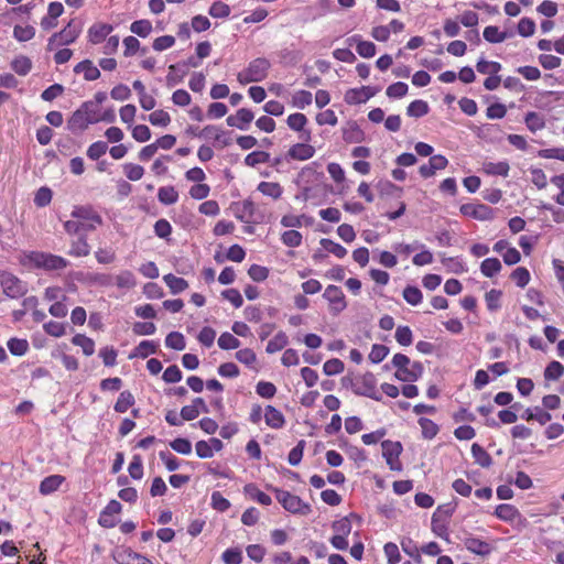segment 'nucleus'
I'll use <instances>...</instances> for the list:
<instances>
[{
  "label": "nucleus",
  "mask_w": 564,
  "mask_h": 564,
  "mask_svg": "<svg viewBox=\"0 0 564 564\" xmlns=\"http://www.w3.org/2000/svg\"><path fill=\"white\" fill-rule=\"evenodd\" d=\"M382 456L386 458L387 465L391 470H401L399 456L402 453V444L390 440L382 441Z\"/></svg>",
  "instance_id": "8"
},
{
  "label": "nucleus",
  "mask_w": 564,
  "mask_h": 564,
  "mask_svg": "<svg viewBox=\"0 0 564 564\" xmlns=\"http://www.w3.org/2000/svg\"><path fill=\"white\" fill-rule=\"evenodd\" d=\"M70 216L83 223L84 231H93L102 224L101 216L89 205L75 206Z\"/></svg>",
  "instance_id": "6"
},
{
  "label": "nucleus",
  "mask_w": 564,
  "mask_h": 564,
  "mask_svg": "<svg viewBox=\"0 0 564 564\" xmlns=\"http://www.w3.org/2000/svg\"><path fill=\"white\" fill-rule=\"evenodd\" d=\"M524 123L531 132H536L545 127V120L543 116L535 111H529L525 115Z\"/></svg>",
  "instance_id": "35"
},
{
  "label": "nucleus",
  "mask_w": 564,
  "mask_h": 564,
  "mask_svg": "<svg viewBox=\"0 0 564 564\" xmlns=\"http://www.w3.org/2000/svg\"><path fill=\"white\" fill-rule=\"evenodd\" d=\"M429 104L421 99L413 100L406 108V115L413 118L424 117L429 113Z\"/></svg>",
  "instance_id": "37"
},
{
  "label": "nucleus",
  "mask_w": 564,
  "mask_h": 564,
  "mask_svg": "<svg viewBox=\"0 0 564 564\" xmlns=\"http://www.w3.org/2000/svg\"><path fill=\"white\" fill-rule=\"evenodd\" d=\"M58 37V45L66 46L74 43L82 33V25L76 24L75 20H70L67 25L59 32H55Z\"/></svg>",
  "instance_id": "15"
},
{
  "label": "nucleus",
  "mask_w": 564,
  "mask_h": 564,
  "mask_svg": "<svg viewBox=\"0 0 564 564\" xmlns=\"http://www.w3.org/2000/svg\"><path fill=\"white\" fill-rule=\"evenodd\" d=\"M149 121L156 127H166L171 122V117L166 111L160 109L149 115Z\"/></svg>",
  "instance_id": "62"
},
{
  "label": "nucleus",
  "mask_w": 564,
  "mask_h": 564,
  "mask_svg": "<svg viewBox=\"0 0 564 564\" xmlns=\"http://www.w3.org/2000/svg\"><path fill=\"white\" fill-rule=\"evenodd\" d=\"M65 481V477L61 475H51L45 477L40 484V492L44 496L55 492Z\"/></svg>",
  "instance_id": "23"
},
{
  "label": "nucleus",
  "mask_w": 564,
  "mask_h": 564,
  "mask_svg": "<svg viewBox=\"0 0 564 564\" xmlns=\"http://www.w3.org/2000/svg\"><path fill=\"white\" fill-rule=\"evenodd\" d=\"M289 343L288 336L283 332H279L274 335V337L269 340L267 345V352L268 354H274L276 351L282 350Z\"/></svg>",
  "instance_id": "42"
},
{
  "label": "nucleus",
  "mask_w": 564,
  "mask_h": 564,
  "mask_svg": "<svg viewBox=\"0 0 564 564\" xmlns=\"http://www.w3.org/2000/svg\"><path fill=\"white\" fill-rule=\"evenodd\" d=\"M113 557L118 564H153L148 557L132 551L130 547L117 550Z\"/></svg>",
  "instance_id": "14"
},
{
  "label": "nucleus",
  "mask_w": 564,
  "mask_h": 564,
  "mask_svg": "<svg viewBox=\"0 0 564 564\" xmlns=\"http://www.w3.org/2000/svg\"><path fill=\"white\" fill-rule=\"evenodd\" d=\"M130 31L140 37H147L152 32V23L149 20H137L131 23Z\"/></svg>",
  "instance_id": "54"
},
{
  "label": "nucleus",
  "mask_w": 564,
  "mask_h": 564,
  "mask_svg": "<svg viewBox=\"0 0 564 564\" xmlns=\"http://www.w3.org/2000/svg\"><path fill=\"white\" fill-rule=\"evenodd\" d=\"M501 64L498 62L480 58L476 64V69L480 74H498L501 70Z\"/></svg>",
  "instance_id": "53"
},
{
  "label": "nucleus",
  "mask_w": 564,
  "mask_h": 564,
  "mask_svg": "<svg viewBox=\"0 0 564 564\" xmlns=\"http://www.w3.org/2000/svg\"><path fill=\"white\" fill-rule=\"evenodd\" d=\"M9 351L13 356H23L26 354L29 349V343L26 339L21 338H10L7 343Z\"/></svg>",
  "instance_id": "48"
},
{
  "label": "nucleus",
  "mask_w": 564,
  "mask_h": 564,
  "mask_svg": "<svg viewBox=\"0 0 564 564\" xmlns=\"http://www.w3.org/2000/svg\"><path fill=\"white\" fill-rule=\"evenodd\" d=\"M163 280L172 294H180L188 288V283L185 279L178 278L172 273L165 274Z\"/></svg>",
  "instance_id": "30"
},
{
  "label": "nucleus",
  "mask_w": 564,
  "mask_h": 564,
  "mask_svg": "<svg viewBox=\"0 0 564 564\" xmlns=\"http://www.w3.org/2000/svg\"><path fill=\"white\" fill-rule=\"evenodd\" d=\"M345 365L338 358H332L327 360L323 366V371L326 376L339 375L344 371Z\"/></svg>",
  "instance_id": "61"
},
{
  "label": "nucleus",
  "mask_w": 564,
  "mask_h": 564,
  "mask_svg": "<svg viewBox=\"0 0 564 564\" xmlns=\"http://www.w3.org/2000/svg\"><path fill=\"white\" fill-rule=\"evenodd\" d=\"M218 346L224 350L237 349L240 346V340L232 334L225 332L218 338Z\"/></svg>",
  "instance_id": "57"
},
{
  "label": "nucleus",
  "mask_w": 564,
  "mask_h": 564,
  "mask_svg": "<svg viewBox=\"0 0 564 564\" xmlns=\"http://www.w3.org/2000/svg\"><path fill=\"white\" fill-rule=\"evenodd\" d=\"M243 492L252 500L257 501L262 506H270L272 499L269 495L261 491L254 484H247L243 487Z\"/></svg>",
  "instance_id": "26"
},
{
  "label": "nucleus",
  "mask_w": 564,
  "mask_h": 564,
  "mask_svg": "<svg viewBox=\"0 0 564 564\" xmlns=\"http://www.w3.org/2000/svg\"><path fill=\"white\" fill-rule=\"evenodd\" d=\"M409 86L403 82H397L388 86L386 94L389 98L400 99L408 94Z\"/></svg>",
  "instance_id": "56"
},
{
  "label": "nucleus",
  "mask_w": 564,
  "mask_h": 564,
  "mask_svg": "<svg viewBox=\"0 0 564 564\" xmlns=\"http://www.w3.org/2000/svg\"><path fill=\"white\" fill-rule=\"evenodd\" d=\"M302 239H303L302 234L294 229L284 231L281 237L282 242L285 246L291 247V248L301 246Z\"/></svg>",
  "instance_id": "59"
},
{
  "label": "nucleus",
  "mask_w": 564,
  "mask_h": 564,
  "mask_svg": "<svg viewBox=\"0 0 564 564\" xmlns=\"http://www.w3.org/2000/svg\"><path fill=\"white\" fill-rule=\"evenodd\" d=\"M365 133L356 122H350L343 129V139L347 143H359L364 141Z\"/></svg>",
  "instance_id": "29"
},
{
  "label": "nucleus",
  "mask_w": 564,
  "mask_h": 564,
  "mask_svg": "<svg viewBox=\"0 0 564 564\" xmlns=\"http://www.w3.org/2000/svg\"><path fill=\"white\" fill-rule=\"evenodd\" d=\"M502 265L497 258H487L480 264V271L486 278H492L498 274Z\"/></svg>",
  "instance_id": "36"
},
{
  "label": "nucleus",
  "mask_w": 564,
  "mask_h": 564,
  "mask_svg": "<svg viewBox=\"0 0 564 564\" xmlns=\"http://www.w3.org/2000/svg\"><path fill=\"white\" fill-rule=\"evenodd\" d=\"M484 39L489 43H501L508 39L507 32H501L498 26L489 25L484 30Z\"/></svg>",
  "instance_id": "41"
},
{
  "label": "nucleus",
  "mask_w": 564,
  "mask_h": 564,
  "mask_svg": "<svg viewBox=\"0 0 564 564\" xmlns=\"http://www.w3.org/2000/svg\"><path fill=\"white\" fill-rule=\"evenodd\" d=\"M158 350V344L153 340H142L130 354L129 358L134 357L147 358L149 355L155 354Z\"/></svg>",
  "instance_id": "31"
},
{
  "label": "nucleus",
  "mask_w": 564,
  "mask_h": 564,
  "mask_svg": "<svg viewBox=\"0 0 564 564\" xmlns=\"http://www.w3.org/2000/svg\"><path fill=\"white\" fill-rule=\"evenodd\" d=\"M377 386V379L372 372H366L364 376L357 378L351 389L355 394L366 397Z\"/></svg>",
  "instance_id": "16"
},
{
  "label": "nucleus",
  "mask_w": 564,
  "mask_h": 564,
  "mask_svg": "<svg viewBox=\"0 0 564 564\" xmlns=\"http://www.w3.org/2000/svg\"><path fill=\"white\" fill-rule=\"evenodd\" d=\"M52 197H53V193H52L51 188H48L46 186L40 187L35 193L34 204L37 207H45L51 203Z\"/></svg>",
  "instance_id": "63"
},
{
  "label": "nucleus",
  "mask_w": 564,
  "mask_h": 564,
  "mask_svg": "<svg viewBox=\"0 0 564 564\" xmlns=\"http://www.w3.org/2000/svg\"><path fill=\"white\" fill-rule=\"evenodd\" d=\"M267 488L268 490L274 492L275 499L286 511L303 516H306L311 512V506L304 502L299 496L273 486H268Z\"/></svg>",
  "instance_id": "3"
},
{
  "label": "nucleus",
  "mask_w": 564,
  "mask_h": 564,
  "mask_svg": "<svg viewBox=\"0 0 564 564\" xmlns=\"http://www.w3.org/2000/svg\"><path fill=\"white\" fill-rule=\"evenodd\" d=\"M72 343L83 349L86 356H91L95 352V343L91 338L83 334H76L72 338Z\"/></svg>",
  "instance_id": "40"
},
{
  "label": "nucleus",
  "mask_w": 564,
  "mask_h": 564,
  "mask_svg": "<svg viewBox=\"0 0 564 564\" xmlns=\"http://www.w3.org/2000/svg\"><path fill=\"white\" fill-rule=\"evenodd\" d=\"M35 35V28L32 25H20L17 24L13 28V37L19 42H28Z\"/></svg>",
  "instance_id": "45"
},
{
  "label": "nucleus",
  "mask_w": 564,
  "mask_h": 564,
  "mask_svg": "<svg viewBox=\"0 0 564 564\" xmlns=\"http://www.w3.org/2000/svg\"><path fill=\"white\" fill-rule=\"evenodd\" d=\"M380 91V87L362 86L360 88H350L346 91L344 99L348 105H360L368 101Z\"/></svg>",
  "instance_id": "7"
},
{
  "label": "nucleus",
  "mask_w": 564,
  "mask_h": 564,
  "mask_svg": "<svg viewBox=\"0 0 564 564\" xmlns=\"http://www.w3.org/2000/svg\"><path fill=\"white\" fill-rule=\"evenodd\" d=\"M165 345L174 350H184L186 347L185 337L180 332H171L165 337Z\"/></svg>",
  "instance_id": "46"
},
{
  "label": "nucleus",
  "mask_w": 564,
  "mask_h": 564,
  "mask_svg": "<svg viewBox=\"0 0 564 564\" xmlns=\"http://www.w3.org/2000/svg\"><path fill=\"white\" fill-rule=\"evenodd\" d=\"M471 455L475 462L484 468H488L492 465L491 456L477 443L471 445Z\"/></svg>",
  "instance_id": "33"
},
{
  "label": "nucleus",
  "mask_w": 564,
  "mask_h": 564,
  "mask_svg": "<svg viewBox=\"0 0 564 564\" xmlns=\"http://www.w3.org/2000/svg\"><path fill=\"white\" fill-rule=\"evenodd\" d=\"M419 425L422 430V436L426 440H432L438 433V425L427 417H420Z\"/></svg>",
  "instance_id": "44"
},
{
  "label": "nucleus",
  "mask_w": 564,
  "mask_h": 564,
  "mask_svg": "<svg viewBox=\"0 0 564 564\" xmlns=\"http://www.w3.org/2000/svg\"><path fill=\"white\" fill-rule=\"evenodd\" d=\"M315 154V148L307 143H296L292 145L286 156L291 160L306 161L313 158Z\"/></svg>",
  "instance_id": "20"
},
{
  "label": "nucleus",
  "mask_w": 564,
  "mask_h": 564,
  "mask_svg": "<svg viewBox=\"0 0 564 564\" xmlns=\"http://www.w3.org/2000/svg\"><path fill=\"white\" fill-rule=\"evenodd\" d=\"M403 299L406 303L410 305L416 306L419 305L423 300V294L421 290L416 286L408 285L403 290Z\"/></svg>",
  "instance_id": "51"
},
{
  "label": "nucleus",
  "mask_w": 564,
  "mask_h": 564,
  "mask_svg": "<svg viewBox=\"0 0 564 564\" xmlns=\"http://www.w3.org/2000/svg\"><path fill=\"white\" fill-rule=\"evenodd\" d=\"M75 74H83L85 80L93 82L100 77V70L94 65L90 59H84L74 67Z\"/></svg>",
  "instance_id": "21"
},
{
  "label": "nucleus",
  "mask_w": 564,
  "mask_h": 564,
  "mask_svg": "<svg viewBox=\"0 0 564 564\" xmlns=\"http://www.w3.org/2000/svg\"><path fill=\"white\" fill-rule=\"evenodd\" d=\"M564 373V366L556 360L551 361L545 370L544 378L545 380H558Z\"/></svg>",
  "instance_id": "52"
},
{
  "label": "nucleus",
  "mask_w": 564,
  "mask_h": 564,
  "mask_svg": "<svg viewBox=\"0 0 564 564\" xmlns=\"http://www.w3.org/2000/svg\"><path fill=\"white\" fill-rule=\"evenodd\" d=\"M113 284L119 289H132L137 281L134 274L129 270H123L113 278Z\"/></svg>",
  "instance_id": "38"
},
{
  "label": "nucleus",
  "mask_w": 564,
  "mask_h": 564,
  "mask_svg": "<svg viewBox=\"0 0 564 564\" xmlns=\"http://www.w3.org/2000/svg\"><path fill=\"white\" fill-rule=\"evenodd\" d=\"M464 545L469 552L480 556H487L492 552V546L488 542L473 535L465 538Z\"/></svg>",
  "instance_id": "19"
},
{
  "label": "nucleus",
  "mask_w": 564,
  "mask_h": 564,
  "mask_svg": "<svg viewBox=\"0 0 564 564\" xmlns=\"http://www.w3.org/2000/svg\"><path fill=\"white\" fill-rule=\"evenodd\" d=\"M460 213L477 220H490L494 218V210L485 204H463L459 208Z\"/></svg>",
  "instance_id": "10"
},
{
  "label": "nucleus",
  "mask_w": 564,
  "mask_h": 564,
  "mask_svg": "<svg viewBox=\"0 0 564 564\" xmlns=\"http://www.w3.org/2000/svg\"><path fill=\"white\" fill-rule=\"evenodd\" d=\"M0 284L3 293L11 299H19L28 292L26 283L7 271L0 272Z\"/></svg>",
  "instance_id": "5"
},
{
  "label": "nucleus",
  "mask_w": 564,
  "mask_h": 564,
  "mask_svg": "<svg viewBox=\"0 0 564 564\" xmlns=\"http://www.w3.org/2000/svg\"><path fill=\"white\" fill-rule=\"evenodd\" d=\"M257 189L264 196L279 199L283 194V188L279 183L260 182Z\"/></svg>",
  "instance_id": "32"
},
{
  "label": "nucleus",
  "mask_w": 564,
  "mask_h": 564,
  "mask_svg": "<svg viewBox=\"0 0 564 564\" xmlns=\"http://www.w3.org/2000/svg\"><path fill=\"white\" fill-rule=\"evenodd\" d=\"M495 516L502 521L512 522L520 517V512L513 505L501 503L497 506Z\"/></svg>",
  "instance_id": "27"
},
{
  "label": "nucleus",
  "mask_w": 564,
  "mask_h": 564,
  "mask_svg": "<svg viewBox=\"0 0 564 564\" xmlns=\"http://www.w3.org/2000/svg\"><path fill=\"white\" fill-rule=\"evenodd\" d=\"M271 63L265 57H258L252 59L248 66L238 73L237 80L241 85L250 83H259L267 78Z\"/></svg>",
  "instance_id": "2"
},
{
  "label": "nucleus",
  "mask_w": 564,
  "mask_h": 564,
  "mask_svg": "<svg viewBox=\"0 0 564 564\" xmlns=\"http://www.w3.org/2000/svg\"><path fill=\"white\" fill-rule=\"evenodd\" d=\"M323 297L332 305V312L334 314L340 313L347 306L345 295L337 285H328L324 291Z\"/></svg>",
  "instance_id": "12"
},
{
  "label": "nucleus",
  "mask_w": 564,
  "mask_h": 564,
  "mask_svg": "<svg viewBox=\"0 0 564 564\" xmlns=\"http://www.w3.org/2000/svg\"><path fill=\"white\" fill-rule=\"evenodd\" d=\"M388 564H398L401 560L399 547L393 542H388L383 546Z\"/></svg>",
  "instance_id": "64"
},
{
  "label": "nucleus",
  "mask_w": 564,
  "mask_h": 564,
  "mask_svg": "<svg viewBox=\"0 0 564 564\" xmlns=\"http://www.w3.org/2000/svg\"><path fill=\"white\" fill-rule=\"evenodd\" d=\"M264 420L268 426L272 429H282L285 424L283 413L272 405L265 408Z\"/></svg>",
  "instance_id": "22"
},
{
  "label": "nucleus",
  "mask_w": 564,
  "mask_h": 564,
  "mask_svg": "<svg viewBox=\"0 0 564 564\" xmlns=\"http://www.w3.org/2000/svg\"><path fill=\"white\" fill-rule=\"evenodd\" d=\"M90 253V246L87 241L86 235H79L76 240L70 242L68 254L72 257L80 258L87 257Z\"/></svg>",
  "instance_id": "24"
},
{
  "label": "nucleus",
  "mask_w": 564,
  "mask_h": 564,
  "mask_svg": "<svg viewBox=\"0 0 564 564\" xmlns=\"http://www.w3.org/2000/svg\"><path fill=\"white\" fill-rule=\"evenodd\" d=\"M158 199L164 205H173L178 200V193L174 186H162L159 188Z\"/></svg>",
  "instance_id": "39"
},
{
  "label": "nucleus",
  "mask_w": 564,
  "mask_h": 564,
  "mask_svg": "<svg viewBox=\"0 0 564 564\" xmlns=\"http://www.w3.org/2000/svg\"><path fill=\"white\" fill-rule=\"evenodd\" d=\"M113 31V26L108 23H94L87 32L88 41L91 44H99Z\"/></svg>",
  "instance_id": "18"
},
{
  "label": "nucleus",
  "mask_w": 564,
  "mask_h": 564,
  "mask_svg": "<svg viewBox=\"0 0 564 564\" xmlns=\"http://www.w3.org/2000/svg\"><path fill=\"white\" fill-rule=\"evenodd\" d=\"M485 170L489 174L507 177L510 171V165L507 161L489 162L485 165Z\"/></svg>",
  "instance_id": "49"
},
{
  "label": "nucleus",
  "mask_w": 564,
  "mask_h": 564,
  "mask_svg": "<svg viewBox=\"0 0 564 564\" xmlns=\"http://www.w3.org/2000/svg\"><path fill=\"white\" fill-rule=\"evenodd\" d=\"M232 208L237 219L247 224L254 221L256 206L251 199H245L242 203H236L232 205Z\"/></svg>",
  "instance_id": "17"
},
{
  "label": "nucleus",
  "mask_w": 564,
  "mask_h": 564,
  "mask_svg": "<svg viewBox=\"0 0 564 564\" xmlns=\"http://www.w3.org/2000/svg\"><path fill=\"white\" fill-rule=\"evenodd\" d=\"M225 135H226V132L221 131L218 127L212 126V124L206 126L198 133V138L215 140V141L223 143V145L226 147L229 144V140L225 139L224 138Z\"/></svg>",
  "instance_id": "28"
},
{
  "label": "nucleus",
  "mask_w": 564,
  "mask_h": 564,
  "mask_svg": "<svg viewBox=\"0 0 564 564\" xmlns=\"http://www.w3.org/2000/svg\"><path fill=\"white\" fill-rule=\"evenodd\" d=\"M332 529L337 535L348 536L352 529L349 517H344L339 520L334 521L332 523Z\"/></svg>",
  "instance_id": "58"
},
{
  "label": "nucleus",
  "mask_w": 564,
  "mask_h": 564,
  "mask_svg": "<svg viewBox=\"0 0 564 564\" xmlns=\"http://www.w3.org/2000/svg\"><path fill=\"white\" fill-rule=\"evenodd\" d=\"M187 70L181 66V63L172 64L169 66V74L166 75V86L172 88L183 82Z\"/></svg>",
  "instance_id": "25"
},
{
  "label": "nucleus",
  "mask_w": 564,
  "mask_h": 564,
  "mask_svg": "<svg viewBox=\"0 0 564 564\" xmlns=\"http://www.w3.org/2000/svg\"><path fill=\"white\" fill-rule=\"evenodd\" d=\"M319 243L326 251L333 253L339 259H343L347 254L346 248L330 239L322 238Z\"/></svg>",
  "instance_id": "50"
},
{
  "label": "nucleus",
  "mask_w": 564,
  "mask_h": 564,
  "mask_svg": "<svg viewBox=\"0 0 564 564\" xmlns=\"http://www.w3.org/2000/svg\"><path fill=\"white\" fill-rule=\"evenodd\" d=\"M134 402L135 400L133 394L129 390H124L119 394L117 402L113 405V410L118 413H124L134 404Z\"/></svg>",
  "instance_id": "34"
},
{
  "label": "nucleus",
  "mask_w": 564,
  "mask_h": 564,
  "mask_svg": "<svg viewBox=\"0 0 564 564\" xmlns=\"http://www.w3.org/2000/svg\"><path fill=\"white\" fill-rule=\"evenodd\" d=\"M28 259L36 268L44 269L46 271L63 270L69 264V261L61 256L40 251L30 252Z\"/></svg>",
  "instance_id": "4"
},
{
  "label": "nucleus",
  "mask_w": 564,
  "mask_h": 564,
  "mask_svg": "<svg viewBox=\"0 0 564 564\" xmlns=\"http://www.w3.org/2000/svg\"><path fill=\"white\" fill-rule=\"evenodd\" d=\"M253 118L254 115L250 109L240 108L236 115L228 116L226 122L229 127L246 131L249 129Z\"/></svg>",
  "instance_id": "13"
},
{
  "label": "nucleus",
  "mask_w": 564,
  "mask_h": 564,
  "mask_svg": "<svg viewBox=\"0 0 564 564\" xmlns=\"http://www.w3.org/2000/svg\"><path fill=\"white\" fill-rule=\"evenodd\" d=\"M270 160V154L264 151H253L245 158V164L251 167L260 163H267Z\"/></svg>",
  "instance_id": "60"
},
{
  "label": "nucleus",
  "mask_w": 564,
  "mask_h": 564,
  "mask_svg": "<svg viewBox=\"0 0 564 564\" xmlns=\"http://www.w3.org/2000/svg\"><path fill=\"white\" fill-rule=\"evenodd\" d=\"M122 506L117 500H110L99 514L98 523L104 528L116 527L118 520L117 514L121 512Z\"/></svg>",
  "instance_id": "11"
},
{
  "label": "nucleus",
  "mask_w": 564,
  "mask_h": 564,
  "mask_svg": "<svg viewBox=\"0 0 564 564\" xmlns=\"http://www.w3.org/2000/svg\"><path fill=\"white\" fill-rule=\"evenodd\" d=\"M305 221L307 225L313 224V219L311 217H306L305 215H284L281 219V225L288 228H296L301 227Z\"/></svg>",
  "instance_id": "43"
},
{
  "label": "nucleus",
  "mask_w": 564,
  "mask_h": 564,
  "mask_svg": "<svg viewBox=\"0 0 564 564\" xmlns=\"http://www.w3.org/2000/svg\"><path fill=\"white\" fill-rule=\"evenodd\" d=\"M12 69L20 76H25L32 68V62L26 56H18L11 63Z\"/></svg>",
  "instance_id": "47"
},
{
  "label": "nucleus",
  "mask_w": 564,
  "mask_h": 564,
  "mask_svg": "<svg viewBox=\"0 0 564 564\" xmlns=\"http://www.w3.org/2000/svg\"><path fill=\"white\" fill-rule=\"evenodd\" d=\"M98 122V118L90 116L84 109H77L73 112L67 121V129L73 133L82 132L88 128L89 124Z\"/></svg>",
  "instance_id": "9"
},
{
  "label": "nucleus",
  "mask_w": 564,
  "mask_h": 564,
  "mask_svg": "<svg viewBox=\"0 0 564 564\" xmlns=\"http://www.w3.org/2000/svg\"><path fill=\"white\" fill-rule=\"evenodd\" d=\"M392 366L397 369L394 377L403 382H414L421 378L424 368L420 361L411 362L406 355L398 352L391 360Z\"/></svg>",
  "instance_id": "1"
},
{
  "label": "nucleus",
  "mask_w": 564,
  "mask_h": 564,
  "mask_svg": "<svg viewBox=\"0 0 564 564\" xmlns=\"http://www.w3.org/2000/svg\"><path fill=\"white\" fill-rule=\"evenodd\" d=\"M128 471L131 478L140 480L143 477V462L140 455H133L128 466Z\"/></svg>",
  "instance_id": "55"
}]
</instances>
